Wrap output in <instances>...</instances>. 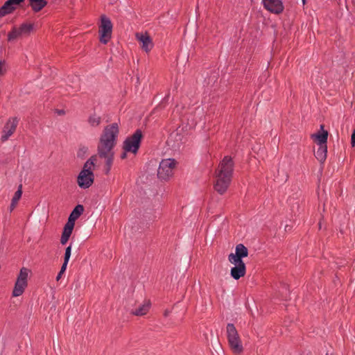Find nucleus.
<instances>
[{
	"instance_id": "11",
	"label": "nucleus",
	"mask_w": 355,
	"mask_h": 355,
	"mask_svg": "<svg viewBox=\"0 0 355 355\" xmlns=\"http://www.w3.org/2000/svg\"><path fill=\"white\" fill-rule=\"evenodd\" d=\"M263 7L274 14H280L284 10V4L282 0H262Z\"/></svg>"
},
{
	"instance_id": "30",
	"label": "nucleus",
	"mask_w": 355,
	"mask_h": 355,
	"mask_svg": "<svg viewBox=\"0 0 355 355\" xmlns=\"http://www.w3.org/2000/svg\"><path fill=\"white\" fill-rule=\"evenodd\" d=\"M68 263H69V261L66 262L64 260V262H63V263H62V265L61 266L60 270V271H61V272H65Z\"/></svg>"
},
{
	"instance_id": "12",
	"label": "nucleus",
	"mask_w": 355,
	"mask_h": 355,
	"mask_svg": "<svg viewBox=\"0 0 355 355\" xmlns=\"http://www.w3.org/2000/svg\"><path fill=\"white\" fill-rule=\"evenodd\" d=\"M248 250L242 243L236 245L235 254L231 253L228 255V261L243 262V258L248 257Z\"/></svg>"
},
{
	"instance_id": "23",
	"label": "nucleus",
	"mask_w": 355,
	"mask_h": 355,
	"mask_svg": "<svg viewBox=\"0 0 355 355\" xmlns=\"http://www.w3.org/2000/svg\"><path fill=\"white\" fill-rule=\"evenodd\" d=\"M101 117L96 114H90L87 119L89 125L92 128L98 127L101 123Z\"/></svg>"
},
{
	"instance_id": "33",
	"label": "nucleus",
	"mask_w": 355,
	"mask_h": 355,
	"mask_svg": "<svg viewBox=\"0 0 355 355\" xmlns=\"http://www.w3.org/2000/svg\"><path fill=\"white\" fill-rule=\"evenodd\" d=\"M302 1L304 5L306 3V0H302Z\"/></svg>"
},
{
	"instance_id": "9",
	"label": "nucleus",
	"mask_w": 355,
	"mask_h": 355,
	"mask_svg": "<svg viewBox=\"0 0 355 355\" xmlns=\"http://www.w3.org/2000/svg\"><path fill=\"white\" fill-rule=\"evenodd\" d=\"M18 125L17 117L10 118L5 124L1 139L3 142L6 141L9 137L15 132Z\"/></svg>"
},
{
	"instance_id": "4",
	"label": "nucleus",
	"mask_w": 355,
	"mask_h": 355,
	"mask_svg": "<svg viewBox=\"0 0 355 355\" xmlns=\"http://www.w3.org/2000/svg\"><path fill=\"white\" fill-rule=\"evenodd\" d=\"M142 132L137 129L131 136L128 137L123 143V150L125 152L137 154L142 139Z\"/></svg>"
},
{
	"instance_id": "6",
	"label": "nucleus",
	"mask_w": 355,
	"mask_h": 355,
	"mask_svg": "<svg viewBox=\"0 0 355 355\" xmlns=\"http://www.w3.org/2000/svg\"><path fill=\"white\" fill-rule=\"evenodd\" d=\"M176 165L175 159H162L157 170V177L162 180H168L173 174V169Z\"/></svg>"
},
{
	"instance_id": "19",
	"label": "nucleus",
	"mask_w": 355,
	"mask_h": 355,
	"mask_svg": "<svg viewBox=\"0 0 355 355\" xmlns=\"http://www.w3.org/2000/svg\"><path fill=\"white\" fill-rule=\"evenodd\" d=\"M29 4L32 10L37 12L47 5V0H29Z\"/></svg>"
},
{
	"instance_id": "10",
	"label": "nucleus",
	"mask_w": 355,
	"mask_h": 355,
	"mask_svg": "<svg viewBox=\"0 0 355 355\" xmlns=\"http://www.w3.org/2000/svg\"><path fill=\"white\" fill-rule=\"evenodd\" d=\"M86 170H81L77 178L78 185L81 189H88L94 183V173H87Z\"/></svg>"
},
{
	"instance_id": "14",
	"label": "nucleus",
	"mask_w": 355,
	"mask_h": 355,
	"mask_svg": "<svg viewBox=\"0 0 355 355\" xmlns=\"http://www.w3.org/2000/svg\"><path fill=\"white\" fill-rule=\"evenodd\" d=\"M137 40L141 44V49L146 53L151 51L153 47V43L150 35L145 33H137L135 35Z\"/></svg>"
},
{
	"instance_id": "31",
	"label": "nucleus",
	"mask_w": 355,
	"mask_h": 355,
	"mask_svg": "<svg viewBox=\"0 0 355 355\" xmlns=\"http://www.w3.org/2000/svg\"><path fill=\"white\" fill-rule=\"evenodd\" d=\"M63 273H64V272H61V271H60V272H58V275L56 276V280H57V281H59V280H60V279L61 278V277H62V274H63Z\"/></svg>"
},
{
	"instance_id": "1",
	"label": "nucleus",
	"mask_w": 355,
	"mask_h": 355,
	"mask_svg": "<svg viewBox=\"0 0 355 355\" xmlns=\"http://www.w3.org/2000/svg\"><path fill=\"white\" fill-rule=\"evenodd\" d=\"M119 128L117 123L105 126L99 137L97 153L101 158L105 159L106 173L111 169L114 159V148L117 141Z\"/></svg>"
},
{
	"instance_id": "13",
	"label": "nucleus",
	"mask_w": 355,
	"mask_h": 355,
	"mask_svg": "<svg viewBox=\"0 0 355 355\" xmlns=\"http://www.w3.org/2000/svg\"><path fill=\"white\" fill-rule=\"evenodd\" d=\"M234 266L231 268L230 275L235 280L239 279L245 276L246 272V267L244 262L229 261Z\"/></svg>"
},
{
	"instance_id": "15",
	"label": "nucleus",
	"mask_w": 355,
	"mask_h": 355,
	"mask_svg": "<svg viewBox=\"0 0 355 355\" xmlns=\"http://www.w3.org/2000/svg\"><path fill=\"white\" fill-rule=\"evenodd\" d=\"M24 1L25 0H7L0 8V17L12 13L16 9V6L19 5Z\"/></svg>"
},
{
	"instance_id": "25",
	"label": "nucleus",
	"mask_w": 355,
	"mask_h": 355,
	"mask_svg": "<svg viewBox=\"0 0 355 355\" xmlns=\"http://www.w3.org/2000/svg\"><path fill=\"white\" fill-rule=\"evenodd\" d=\"M71 248H72V245H71V243H70V245L68 247H67L65 249L64 260L66 262L69 261L71 254Z\"/></svg>"
},
{
	"instance_id": "8",
	"label": "nucleus",
	"mask_w": 355,
	"mask_h": 355,
	"mask_svg": "<svg viewBox=\"0 0 355 355\" xmlns=\"http://www.w3.org/2000/svg\"><path fill=\"white\" fill-rule=\"evenodd\" d=\"M34 30V24L32 23H23L19 27L14 26L8 34V40L13 41L17 38L29 35Z\"/></svg>"
},
{
	"instance_id": "3",
	"label": "nucleus",
	"mask_w": 355,
	"mask_h": 355,
	"mask_svg": "<svg viewBox=\"0 0 355 355\" xmlns=\"http://www.w3.org/2000/svg\"><path fill=\"white\" fill-rule=\"evenodd\" d=\"M226 334L228 344L234 354H240L243 351V347L239 333L235 326L228 323L226 327Z\"/></svg>"
},
{
	"instance_id": "24",
	"label": "nucleus",
	"mask_w": 355,
	"mask_h": 355,
	"mask_svg": "<svg viewBox=\"0 0 355 355\" xmlns=\"http://www.w3.org/2000/svg\"><path fill=\"white\" fill-rule=\"evenodd\" d=\"M89 148L85 145H80L77 150V157L80 159H84L87 155Z\"/></svg>"
},
{
	"instance_id": "21",
	"label": "nucleus",
	"mask_w": 355,
	"mask_h": 355,
	"mask_svg": "<svg viewBox=\"0 0 355 355\" xmlns=\"http://www.w3.org/2000/svg\"><path fill=\"white\" fill-rule=\"evenodd\" d=\"M96 161V155H92L89 158L86 162L84 164L82 170H86L85 173H93V169L94 168V163Z\"/></svg>"
},
{
	"instance_id": "22",
	"label": "nucleus",
	"mask_w": 355,
	"mask_h": 355,
	"mask_svg": "<svg viewBox=\"0 0 355 355\" xmlns=\"http://www.w3.org/2000/svg\"><path fill=\"white\" fill-rule=\"evenodd\" d=\"M84 211V207L82 205H78L73 209L69 216V219L75 222Z\"/></svg>"
},
{
	"instance_id": "5",
	"label": "nucleus",
	"mask_w": 355,
	"mask_h": 355,
	"mask_svg": "<svg viewBox=\"0 0 355 355\" xmlns=\"http://www.w3.org/2000/svg\"><path fill=\"white\" fill-rule=\"evenodd\" d=\"M112 28L113 25L110 19L105 15H102L98 29L99 40L102 44H106L110 40Z\"/></svg>"
},
{
	"instance_id": "2",
	"label": "nucleus",
	"mask_w": 355,
	"mask_h": 355,
	"mask_svg": "<svg viewBox=\"0 0 355 355\" xmlns=\"http://www.w3.org/2000/svg\"><path fill=\"white\" fill-rule=\"evenodd\" d=\"M234 171V162L231 157L225 156L220 162L216 171L215 190L223 194L229 187Z\"/></svg>"
},
{
	"instance_id": "20",
	"label": "nucleus",
	"mask_w": 355,
	"mask_h": 355,
	"mask_svg": "<svg viewBox=\"0 0 355 355\" xmlns=\"http://www.w3.org/2000/svg\"><path fill=\"white\" fill-rule=\"evenodd\" d=\"M21 195H22V185L19 184L17 190L16 191V192L15 193V194L12 198L11 203H10V205L9 207L10 212H12L15 209L16 205H17L18 201L20 200V198L21 197Z\"/></svg>"
},
{
	"instance_id": "26",
	"label": "nucleus",
	"mask_w": 355,
	"mask_h": 355,
	"mask_svg": "<svg viewBox=\"0 0 355 355\" xmlns=\"http://www.w3.org/2000/svg\"><path fill=\"white\" fill-rule=\"evenodd\" d=\"M74 225H75V222L68 218V221L64 225V227L68 228L70 230L71 229V230H73V227H74Z\"/></svg>"
},
{
	"instance_id": "29",
	"label": "nucleus",
	"mask_w": 355,
	"mask_h": 355,
	"mask_svg": "<svg viewBox=\"0 0 355 355\" xmlns=\"http://www.w3.org/2000/svg\"><path fill=\"white\" fill-rule=\"evenodd\" d=\"M351 144L352 147L355 146V128L354 129L351 136Z\"/></svg>"
},
{
	"instance_id": "18",
	"label": "nucleus",
	"mask_w": 355,
	"mask_h": 355,
	"mask_svg": "<svg viewBox=\"0 0 355 355\" xmlns=\"http://www.w3.org/2000/svg\"><path fill=\"white\" fill-rule=\"evenodd\" d=\"M150 307V301H144L137 309L132 311V313L135 315L141 316L146 315Z\"/></svg>"
},
{
	"instance_id": "17",
	"label": "nucleus",
	"mask_w": 355,
	"mask_h": 355,
	"mask_svg": "<svg viewBox=\"0 0 355 355\" xmlns=\"http://www.w3.org/2000/svg\"><path fill=\"white\" fill-rule=\"evenodd\" d=\"M327 145H318V150L315 153V157L320 163H324L327 159Z\"/></svg>"
},
{
	"instance_id": "32",
	"label": "nucleus",
	"mask_w": 355,
	"mask_h": 355,
	"mask_svg": "<svg viewBox=\"0 0 355 355\" xmlns=\"http://www.w3.org/2000/svg\"><path fill=\"white\" fill-rule=\"evenodd\" d=\"M128 152H125V150H123V153L121 155V159H125L126 158V156H127V153Z\"/></svg>"
},
{
	"instance_id": "27",
	"label": "nucleus",
	"mask_w": 355,
	"mask_h": 355,
	"mask_svg": "<svg viewBox=\"0 0 355 355\" xmlns=\"http://www.w3.org/2000/svg\"><path fill=\"white\" fill-rule=\"evenodd\" d=\"M69 238L70 237L69 236H66V235H64L62 234V236L60 238V243L62 245H65L67 243V241H69Z\"/></svg>"
},
{
	"instance_id": "7",
	"label": "nucleus",
	"mask_w": 355,
	"mask_h": 355,
	"mask_svg": "<svg viewBox=\"0 0 355 355\" xmlns=\"http://www.w3.org/2000/svg\"><path fill=\"white\" fill-rule=\"evenodd\" d=\"M29 272L30 270L26 268L23 267L21 268L12 291V295L13 297H19L24 293L28 286V277Z\"/></svg>"
},
{
	"instance_id": "28",
	"label": "nucleus",
	"mask_w": 355,
	"mask_h": 355,
	"mask_svg": "<svg viewBox=\"0 0 355 355\" xmlns=\"http://www.w3.org/2000/svg\"><path fill=\"white\" fill-rule=\"evenodd\" d=\"M72 231L73 230H71V229L70 230V229L64 227L63 231H62V234L69 236L70 237V236L71 235Z\"/></svg>"
},
{
	"instance_id": "16",
	"label": "nucleus",
	"mask_w": 355,
	"mask_h": 355,
	"mask_svg": "<svg viewBox=\"0 0 355 355\" xmlns=\"http://www.w3.org/2000/svg\"><path fill=\"white\" fill-rule=\"evenodd\" d=\"M311 138L315 140L318 145H327L328 132L324 129V125H320V131L312 135Z\"/></svg>"
}]
</instances>
